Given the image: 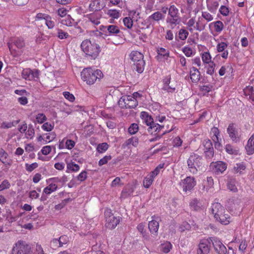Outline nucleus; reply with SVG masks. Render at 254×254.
<instances>
[{
  "label": "nucleus",
  "mask_w": 254,
  "mask_h": 254,
  "mask_svg": "<svg viewBox=\"0 0 254 254\" xmlns=\"http://www.w3.org/2000/svg\"><path fill=\"white\" fill-rule=\"evenodd\" d=\"M82 51L85 54L86 58L91 60L96 59L101 52V47L95 42L89 39L83 40L80 45Z\"/></svg>",
  "instance_id": "1"
},
{
  "label": "nucleus",
  "mask_w": 254,
  "mask_h": 254,
  "mask_svg": "<svg viewBox=\"0 0 254 254\" xmlns=\"http://www.w3.org/2000/svg\"><path fill=\"white\" fill-rule=\"evenodd\" d=\"M81 77L87 84L92 85L96 81H100L103 77V74L99 69L87 67L84 68L81 72Z\"/></svg>",
  "instance_id": "2"
},
{
  "label": "nucleus",
  "mask_w": 254,
  "mask_h": 254,
  "mask_svg": "<svg viewBox=\"0 0 254 254\" xmlns=\"http://www.w3.org/2000/svg\"><path fill=\"white\" fill-rule=\"evenodd\" d=\"M25 46V42L21 38H13L8 43L9 51L15 57L21 55Z\"/></svg>",
  "instance_id": "3"
},
{
  "label": "nucleus",
  "mask_w": 254,
  "mask_h": 254,
  "mask_svg": "<svg viewBox=\"0 0 254 254\" xmlns=\"http://www.w3.org/2000/svg\"><path fill=\"white\" fill-rule=\"evenodd\" d=\"M187 164L189 171L195 174L202 164V157L196 154H192L188 159Z\"/></svg>",
  "instance_id": "4"
},
{
  "label": "nucleus",
  "mask_w": 254,
  "mask_h": 254,
  "mask_svg": "<svg viewBox=\"0 0 254 254\" xmlns=\"http://www.w3.org/2000/svg\"><path fill=\"white\" fill-rule=\"evenodd\" d=\"M129 57L133 63L136 70L138 73H142L144 70L145 66L143 55L138 51H132L130 54Z\"/></svg>",
  "instance_id": "5"
},
{
  "label": "nucleus",
  "mask_w": 254,
  "mask_h": 254,
  "mask_svg": "<svg viewBox=\"0 0 254 254\" xmlns=\"http://www.w3.org/2000/svg\"><path fill=\"white\" fill-rule=\"evenodd\" d=\"M11 254H31V248L25 241L19 240L13 245Z\"/></svg>",
  "instance_id": "6"
},
{
  "label": "nucleus",
  "mask_w": 254,
  "mask_h": 254,
  "mask_svg": "<svg viewBox=\"0 0 254 254\" xmlns=\"http://www.w3.org/2000/svg\"><path fill=\"white\" fill-rule=\"evenodd\" d=\"M106 219L105 226L110 229H114L120 222L121 218L120 217L115 216L110 209H107L105 211Z\"/></svg>",
  "instance_id": "7"
},
{
  "label": "nucleus",
  "mask_w": 254,
  "mask_h": 254,
  "mask_svg": "<svg viewBox=\"0 0 254 254\" xmlns=\"http://www.w3.org/2000/svg\"><path fill=\"white\" fill-rule=\"evenodd\" d=\"M120 107L122 108H134L137 106V100L131 96H123L118 101Z\"/></svg>",
  "instance_id": "8"
},
{
  "label": "nucleus",
  "mask_w": 254,
  "mask_h": 254,
  "mask_svg": "<svg viewBox=\"0 0 254 254\" xmlns=\"http://www.w3.org/2000/svg\"><path fill=\"white\" fill-rule=\"evenodd\" d=\"M196 184L195 178L190 176L187 177L185 179L181 180L179 183V185L182 188L183 190L186 192L190 191Z\"/></svg>",
  "instance_id": "9"
},
{
  "label": "nucleus",
  "mask_w": 254,
  "mask_h": 254,
  "mask_svg": "<svg viewBox=\"0 0 254 254\" xmlns=\"http://www.w3.org/2000/svg\"><path fill=\"white\" fill-rule=\"evenodd\" d=\"M210 238L200 241L196 250L197 254H208L210 250Z\"/></svg>",
  "instance_id": "10"
},
{
  "label": "nucleus",
  "mask_w": 254,
  "mask_h": 254,
  "mask_svg": "<svg viewBox=\"0 0 254 254\" xmlns=\"http://www.w3.org/2000/svg\"><path fill=\"white\" fill-rule=\"evenodd\" d=\"M210 240L212 243L215 251L218 254H226L227 250L221 241L217 238L211 237Z\"/></svg>",
  "instance_id": "11"
},
{
  "label": "nucleus",
  "mask_w": 254,
  "mask_h": 254,
  "mask_svg": "<svg viewBox=\"0 0 254 254\" xmlns=\"http://www.w3.org/2000/svg\"><path fill=\"white\" fill-rule=\"evenodd\" d=\"M39 72L36 69L25 68L22 72V77L28 80H35L39 78Z\"/></svg>",
  "instance_id": "12"
},
{
  "label": "nucleus",
  "mask_w": 254,
  "mask_h": 254,
  "mask_svg": "<svg viewBox=\"0 0 254 254\" xmlns=\"http://www.w3.org/2000/svg\"><path fill=\"white\" fill-rule=\"evenodd\" d=\"M106 4L104 0H91L88 6L90 11L97 12L103 9Z\"/></svg>",
  "instance_id": "13"
},
{
  "label": "nucleus",
  "mask_w": 254,
  "mask_h": 254,
  "mask_svg": "<svg viewBox=\"0 0 254 254\" xmlns=\"http://www.w3.org/2000/svg\"><path fill=\"white\" fill-rule=\"evenodd\" d=\"M211 213L215 219L226 213L225 209L219 203H214L211 206Z\"/></svg>",
  "instance_id": "14"
},
{
  "label": "nucleus",
  "mask_w": 254,
  "mask_h": 254,
  "mask_svg": "<svg viewBox=\"0 0 254 254\" xmlns=\"http://www.w3.org/2000/svg\"><path fill=\"white\" fill-rule=\"evenodd\" d=\"M210 167L213 171L216 174L223 173L227 169V164L222 161L212 163Z\"/></svg>",
  "instance_id": "15"
},
{
  "label": "nucleus",
  "mask_w": 254,
  "mask_h": 254,
  "mask_svg": "<svg viewBox=\"0 0 254 254\" xmlns=\"http://www.w3.org/2000/svg\"><path fill=\"white\" fill-rule=\"evenodd\" d=\"M100 30L106 34L111 35H116L120 32L119 27L115 25L100 26Z\"/></svg>",
  "instance_id": "16"
},
{
  "label": "nucleus",
  "mask_w": 254,
  "mask_h": 254,
  "mask_svg": "<svg viewBox=\"0 0 254 254\" xmlns=\"http://www.w3.org/2000/svg\"><path fill=\"white\" fill-rule=\"evenodd\" d=\"M159 167H156L155 170L152 172L149 175H148L144 179L143 184L145 188H149L152 184L154 178L156 177L159 173Z\"/></svg>",
  "instance_id": "17"
},
{
  "label": "nucleus",
  "mask_w": 254,
  "mask_h": 254,
  "mask_svg": "<svg viewBox=\"0 0 254 254\" xmlns=\"http://www.w3.org/2000/svg\"><path fill=\"white\" fill-rule=\"evenodd\" d=\"M227 131L229 134V137L233 141L237 142L240 140V137L239 136L238 132L236 128L234 127L233 124H231L229 125Z\"/></svg>",
  "instance_id": "18"
},
{
  "label": "nucleus",
  "mask_w": 254,
  "mask_h": 254,
  "mask_svg": "<svg viewBox=\"0 0 254 254\" xmlns=\"http://www.w3.org/2000/svg\"><path fill=\"white\" fill-rule=\"evenodd\" d=\"M171 78V75L169 74L163 79V86L162 89L165 91H167L168 92L173 93L175 91L176 87L172 84L170 85Z\"/></svg>",
  "instance_id": "19"
},
{
  "label": "nucleus",
  "mask_w": 254,
  "mask_h": 254,
  "mask_svg": "<svg viewBox=\"0 0 254 254\" xmlns=\"http://www.w3.org/2000/svg\"><path fill=\"white\" fill-rule=\"evenodd\" d=\"M85 17L93 25H97L100 23V19L101 17V15L99 13L96 12L87 14Z\"/></svg>",
  "instance_id": "20"
},
{
  "label": "nucleus",
  "mask_w": 254,
  "mask_h": 254,
  "mask_svg": "<svg viewBox=\"0 0 254 254\" xmlns=\"http://www.w3.org/2000/svg\"><path fill=\"white\" fill-rule=\"evenodd\" d=\"M0 161L5 165L10 166L12 160L8 157V153L2 148L0 149Z\"/></svg>",
  "instance_id": "21"
},
{
  "label": "nucleus",
  "mask_w": 254,
  "mask_h": 254,
  "mask_svg": "<svg viewBox=\"0 0 254 254\" xmlns=\"http://www.w3.org/2000/svg\"><path fill=\"white\" fill-rule=\"evenodd\" d=\"M159 125L158 124L154 123V122L149 126L148 128V131L151 134L155 136L154 138H151L150 139V141H153L156 140L159 137Z\"/></svg>",
  "instance_id": "22"
},
{
  "label": "nucleus",
  "mask_w": 254,
  "mask_h": 254,
  "mask_svg": "<svg viewBox=\"0 0 254 254\" xmlns=\"http://www.w3.org/2000/svg\"><path fill=\"white\" fill-rule=\"evenodd\" d=\"M190 78L192 82L197 83L200 79V73L195 67H192L190 71Z\"/></svg>",
  "instance_id": "23"
},
{
  "label": "nucleus",
  "mask_w": 254,
  "mask_h": 254,
  "mask_svg": "<svg viewBox=\"0 0 254 254\" xmlns=\"http://www.w3.org/2000/svg\"><path fill=\"white\" fill-rule=\"evenodd\" d=\"M245 149L248 155H252L254 153V134L249 139Z\"/></svg>",
  "instance_id": "24"
},
{
  "label": "nucleus",
  "mask_w": 254,
  "mask_h": 254,
  "mask_svg": "<svg viewBox=\"0 0 254 254\" xmlns=\"http://www.w3.org/2000/svg\"><path fill=\"white\" fill-rule=\"evenodd\" d=\"M159 228V222L155 219L149 222L148 228L150 232L155 235H157Z\"/></svg>",
  "instance_id": "25"
},
{
  "label": "nucleus",
  "mask_w": 254,
  "mask_h": 254,
  "mask_svg": "<svg viewBox=\"0 0 254 254\" xmlns=\"http://www.w3.org/2000/svg\"><path fill=\"white\" fill-rule=\"evenodd\" d=\"M190 206L192 210L198 211L201 209L202 205L200 200L195 198L190 200Z\"/></svg>",
  "instance_id": "26"
},
{
  "label": "nucleus",
  "mask_w": 254,
  "mask_h": 254,
  "mask_svg": "<svg viewBox=\"0 0 254 254\" xmlns=\"http://www.w3.org/2000/svg\"><path fill=\"white\" fill-rule=\"evenodd\" d=\"M207 7L211 12H215L219 6L217 0H206Z\"/></svg>",
  "instance_id": "27"
},
{
  "label": "nucleus",
  "mask_w": 254,
  "mask_h": 254,
  "mask_svg": "<svg viewBox=\"0 0 254 254\" xmlns=\"http://www.w3.org/2000/svg\"><path fill=\"white\" fill-rule=\"evenodd\" d=\"M49 183V185L44 189L43 191V193H45L46 194H50L52 193L53 192L57 190V184L50 182Z\"/></svg>",
  "instance_id": "28"
},
{
  "label": "nucleus",
  "mask_w": 254,
  "mask_h": 254,
  "mask_svg": "<svg viewBox=\"0 0 254 254\" xmlns=\"http://www.w3.org/2000/svg\"><path fill=\"white\" fill-rule=\"evenodd\" d=\"M215 220L223 225H227L230 222V217L227 213H223L221 216L217 217Z\"/></svg>",
  "instance_id": "29"
},
{
  "label": "nucleus",
  "mask_w": 254,
  "mask_h": 254,
  "mask_svg": "<svg viewBox=\"0 0 254 254\" xmlns=\"http://www.w3.org/2000/svg\"><path fill=\"white\" fill-rule=\"evenodd\" d=\"M215 220L223 225H227L230 222V217L227 213H223L221 216L217 217Z\"/></svg>",
  "instance_id": "30"
},
{
  "label": "nucleus",
  "mask_w": 254,
  "mask_h": 254,
  "mask_svg": "<svg viewBox=\"0 0 254 254\" xmlns=\"http://www.w3.org/2000/svg\"><path fill=\"white\" fill-rule=\"evenodd\" d=\"M140 118L143 122L145 123L148 126L154 122L151 117L149 116L148 114L145 112H141Z\"/></svg>",
  "instance_id": "31"
},
{
  "label": "nucleus",
  "mask_w": 254,
  "mask_h": 254,
  "mask_svg": "<svg viewBox=\"0 0 254 254\" xmlns=\"http://www.w3.org/2000/svg\"><path fill=\"white\" fill-rule=\"evenodd\" d=\"M244 93L246 96H249L250 99L252 100L253 101H254V89L253 86H247L244 89Z\"/></svg>",
  "instance_id": "32"
},
{
  "label": "nucleus",
  "mask_w": 254,
  "mask_h": 254,
  "mask_svg": "<svg viewBox=\"0 0 254 254\" xmlns=\"http://www.w3.org/2000/svg\"><path fill=\"white\" fill-rule=\"evenodd\" d=\"M236 181L235 179L230 178L228 180L227 183V188L231 191L236 192L238 191V189L236 186Z\"/></svg>",
  "instance_id": "33"
},
{
  "label": "nucleus",
  "mask_w": 254,
  "mask_h": 254,
  "mask_svg": "<svg viewBox=\"0 0 254 254\" xmlns=\"http://www.w3.org/2000/svg\"><path fill=\"white\" fill-rule=\"evenodd\" d=\"M66 169V172H76L79 170L80 167L78 165L75 164L73 162H71L67 164Z\"/></svg>",
  "instance_id": "34"
},
{
  "label": "nucleus",
  "mask_w": 254,
  "mask_h": 254,
  "mask_svg": "<svg viewBox=\"0 0 254 254\" xmlns=\"http://www.w3.org/2000/svg\"><path fill=\"white\" fill-rule=\"evenodd\" d=\"M160 250L164 253H168L172 248V245L170 242L166 241L160 246Z\"/></svg>",
  "instance_id": "35"
},
{
  "label": "nucleus",
  "mask_w": 254,
  "mask_h": 254,
  "mask_svg": "<svg viewBox=\"0 0 254 254\" xmlns=\"http://www.w3.org/2000/svg\"><path fill=\"white\" fill-rule=\"evenodd\" d=\"M35 135V129L32 125H29L24 135L25 138L28 139H32Z\"/></svg>",
  "instance_id": "36"
},
{
  "label": "nucleus",
  "mask_w": 254,
  "mask_h": 254,
  "mask_svg": "<svg viewBox=\"0 0 254 254\" xmlns=\"http://www.w3.org/2000/svg\"><path fill=\"white\" fill-rule=\"evenodd\" d=\"M52 149L55 152L56 147L55 146L46 145L42 148L40 152L44 155H47L51 152Z\"/></svg>",
  "instance_id": "37"
},
{
  "label": "nucleus",
  "mask_w": 254,
  "mask_h": 254,
  "mask_svg": "<svg viewBox=\"0 0 254 254\" xmlns=\"http://www.w3.org/2000/svg\"><path fill=\"white\" fill-rule=\"evenodd\" d=\"M45 21V24L49 29H53L54 28L56 25V22L50 15H49Z\"/></svg>",
  "instance_id": "38"
},
{
  "label": "nucleus",
  "mask_w": 254,
  "mask_h": 254,
  "mask_svg": "<svg viewBox=\"0 0 254 254\" xmlns=\"http://www.w3.org/2000/svg\"><path fill=\"white\" fill-rule=\"evenodd\" d=\"M19 122V121H14L13 122H3L0 124V127L2 128H9L15 127Z\"/></svg>",
  "instance_id": "39"
},
{
  "label": "nucleus",
  "mask_w": 254,
  "mask_h": 254,
  "mask_svg": "<svg viewBox=\"0 0 254 254\" xmlns=\"http://www.w3.org/2000/svg\"><path fill=\"white\" fill-rule=\"evenodd\" d=\"M211 134L212 135V139L215 143L219 142L218 136L219 135V130L216 127H213L211 128Z\"/></svg>",
  "instance_id": "40"
},
{
  "label": "nucleus",
  "mask_w": 254,
  "mask_h": 254,
  "mask_svg": "<svg viewBox=\"0 0 254 254\" xmlns=\"http://www.w3.org/2000/svg\"><path fill=\"white\" fill-rule=\"evenodd\" d=\"M202 60L204 64H210L213 63L211 61V57L208 52H205L201 54Z\"/></svg>",
  "instance_id": "41"
},
{
  "label": "nucleus",
  "mask_w": 254,
  "mask_h": 254,
  "mask_svg": "<svg viewBox=\"0 0 254 254\" xmlns=\"http://www.w3.org/2000/svg\"><path fill=\"white\" fill-rule=\"evenodd\" d=\"M133 191V189L131 187H126L121 193V197L123 198L127 197L130 195Z\"/></svg>",
  "instance_id": "42"
},
{
  "label": "nucleus",
  "mask_w": 254,
  "mask_h": 254,
  "mask_svg": "<svg viewBox=\"0 0 254 254\" xmlns=\"http://www.w3.org/2000/svg\"><path fill=\"white\" fill-rule=\"evenodd\" d=\"M246 169V165L244 162L237 163L234 167L236 173H241Z\"/></svg>",
  "instance_id": "43"
},
{
  "label": "nucleus",
  "mask_w": 254,
  "mask_h": 254,
  "mask_svg": "<svg viewBox=\"0 0 254 254\" xmlns=\"http://www.w3.org/2000/svg\"><path fill=\"white\" fill-rule=\"evenodd\" d=\"M61 23L67 26H72L74 23V20L69 16L65 17L61 21Z\"/></svg>",
  "instance_id": "44"
},
{
  "label": "nucleus",
  "mask_w": 254,
  "mask_h": 254,
  "mask_svg": "<svg viewBox=\"0 0 254 254\" xmlns=\"http://www.w3.org/2000/svg\"><path fill=\"white\" fill-rule=\"evenodd\" d=\"M167 22L169 23L172 27H173L177 24L179 23V20L178 16L171 17L169 16L167 18Z\"/></svg>",
  "instance_id": "45"
},
{
  "label": "nucleus",
  "mask_w": 254,
  "mask_h": 254,
  "mask_svg": "<svg viewBox=\"0 0 254 254\" xmlns=\"http://www.w3.org/2000/svg\"><path fill=\"white\" fill-rule=\"evenodd\" d=\"M57 37L61 40L67 39L69 35L67 32L64 31L62 29H57Z\"/></svg>",
  "instance_id": "46"
},
{
  "label": "nucleus",
  "mask_w": 254,
  "mask_h": 254,
  "mask_svg": "<svg viewBox=\"0 0 254 254\" xmlns=\"http://www.w3.org/2000/svg\"><path fill=\"white\" fill-rule=\"evenodd\" d=\"M46 144L53 141L56 137V134L55 132H50L44 133Z\"/></svg>",
  "instance_id": "47"
},
{
  "label": "nucleus",
  "mask_w": 254,
  "mask_h": 254,
  "mask_svg": "<svg viewBox=\"0 0 254 254\" xmlns=\"http://www.w3.org/2000/svg\"><path fill=\"white\" fill-rule=\"evenodd\" d=\"M138 139L136 137H132L131 138L127 139L126 141L127 145L130 146L131 145L136 147L138 145Z\"/></svg>",
  "instance_id": "48"
},
{
  "label": "nucleus",
  "mask_w": 254,
  "mask_h": 254,
  "mask_svg": "<svg viewBox=\"0 0 254 254\" xmlns=\"http://www.w3.org/2000/svg\"><path fill=\"white\" fill-rule=\"evenodd\" d=\"M206 25V23H204V20L202 18L199 17L198 21L196 23V29L198 31L202 30Z\"/></svg>",
  "instance_id": "49"
},
{
  "label": "nucleus",
  "mask_w": 254,
  "mask_h": 254,
  "mask_svg": "<svg viewBox=\"0 0 254 254\" xmlns=\"http://www.w3.org/2000/svg\"><path fill=\"white\" fill-rule=\"evenodd\" d=\"M215 31L217 32H220L224 28V25L222 21L218 20L214 22Z\"/></svg>",
  "instance_id": "50"
},
{
  "label": "nucleus",
  "mask_w": 254,
  "mask_h": 254,
  "mask_svg": "<svg viewBox=\"0 0 254 254\" xmlns=\"http://www.w3.org/2000/svg\"><path fill=\"white\" fill-rule=\"evenodd\" d=\"M108 147L109 145L107 143H102L98 145L97 150L99 153H103L108 149Z\"/></svg>",
  "instance_id": "51"
},
{
  "label": "nucleus",
  "mask_w": 254,
  "mask_h": 254,
  "mask_svg": "<svg viewBox=\"0 0 254 254\" xmlns=\"http://www.w3.org/2000/svg\"><path fill=\"white\" fill-rule=\"evenodd\" d=\"M54 127V125L46 122L44 123L41 127L43 130L46 131H51L53 130Z\"/></svg>",
  "instance_id": "52"
},
{
  "label": "nucleus",
  "mask_w": 254,
  "mask_h": 254,
  "mask_svg": "<svg viewBox=\"0 0 254 254\" xmlns=\"http://www.w3.org/2000/svg\"><path fill=\"white\" fill-rule=\"evenodd\" d=\"M36 120L39 124H42L47 120V117L43 113H39L36 116Z\"/></svg>",
  "instance_id": "53"
},
{
  "label": "nucleus",
  "mask_w": 254,
  "mask_h": 254,
  "mask_svg": "<svg viewBox=\"0 0 254 254\" xmlns=\"http://www.w3.org/2000/svg\"><path fill=\"white\" fill-rule=\"evenodd\" d=\"M228 44L225 42H221L219 43L216 46L217 51L218 52H223L225 51V49L228 47Z\"/></svg>",
  "instance_id": "54"
},
{
  "label": "nucleus",
  "mask_w": 254,
  "mask_h": 254,
  "mask_svg": "<svg viewBox=\"0 0 254 254\" xmlns=\"http://www.w3.org/2000/svg\"><path fill=\"white\" fill-rule=\"evenodd\" d=\"M189 35V32L185 29H181L179 32V37L182 40H185Z\"/></svg>",
  "instance_id": "55"
},
{
  "label": "nucleus",
  "mask_w": 254,
  "mask_h": 254,
  "mask_svg": "<svg viewBox=\"0 0 254 254\" xmlns=\"http://www.w3.org/2000/svg\"><path fill=\"white\" fill-rule=\"evenodd\" d=\"M64 97L71 102H73L75 100L74 96L68 91H64L63 93Z\"/></svg>",
  "instance_id": "56"
},
{
  "label": "nucleus",
  "mask_w": 254,
  "mask_h": 254,
  "mask_svg": "<svg viewBox=\"0 0 254 254\" xmlns=\"http://www.w3.org/2000/svg\"><path fill=\"white\" fill-rule=\"evenodd\" d=\"M191 227L190 224L186 221L183 222L179 227V230L180 232H183L185 230H189L190 229Z\"/></svg>",
  "instance_id": "57"
},
{
  "label": "nucleus",
  "mask_w": 254,
  "mask_h": 254,
  "mask_svg": "<svg viewBox=\"0 0 254 254\" xmlns=\"http://www.w3.org/2000/svg\"><path fill=\"white\" fill-rule=\"evenodd\" d=\"M65 148L70 150L75 146V142L71 139H66L65 138Z\"/></svg>",
  "instance_id": "58"
},
{
  "label": "nucleus",
  "mask_w": 254,
  "mask_h": 254,
  "mask_svg": "<svg viewBox=\"0 0 254 254\" xmlns=\"http://www.w3.org/2000/svg\"><path fill=\"white\" fill-rule=\"evenodd\" d=\"M123 22L125 26L128 28H131L133 25L132 19L129 17H126L124 18Z\"/></svg>",
  "instance_id": "59"
},
{
  "label": "nucleus",
  "mask_w": 254,
  "mask_h": 254,
  "mask_svg": "<svg viewBox=\"0 0 254 254\" xmlns=\"http://www.w3.org/2000/svg\"><path fill=\"white\" fill-rule=\"evenodd\" d=\"M203 144L205 150H213L212 144L210 140L205 139L203 142Z\"/></svg>",
  "instance_id": "60"
},
{
  "label": "nucleus",
  "mask_w": 254,
  "mask_h": 254,
  "mask_svg": "<svg viewBox=\"0 0 254 254\" xmlns=\"http://www.w3.org/2000/svg\"><path fill=\"white\" fill-rule=\"evenodd\" d=\"M31 254H46L44 253L43 248L40 245H36L35 249L34 252L31 250Z\"/></svg>",
  "instance_id": "61"
},
{
  "label": "nucleus",
  "mask_w": 254,
  "mask_h": 254,
  "mask_svg": "<svg viewBox=\"0 0 254 254\" xmlns=\"http://www.w3.org/2000/svg\"><path fill=\"white\" fill-rule=\"evenodd\" d=\"M178 9L174 6H171L169 8L168 14L171 17L178 16Z\"/></svg>",
  "instance_id": "62"
},
{
  "label": "nucleus",
  "mask_w": 254,
  "mask_h": 254,
  "mask_svg": "<svg viewBox=\"0 0 254 254\" xmlns=\"http://www.w3.org/2000/svg\"><path fill=\"white\" fill-rule=\"evenodd\" d=\"M138 129V125L136 124H132L128 128V130L130 134H133L137 132Z\"/></svg>",
  "instance_id": "63"
},
{
  "label": "nucleus",
  "mask_w": 254,
  "mask_h": 254,
  "mask_svg": "<svg viewBox=\"0 0 254 254\" xmlns=\"http://www.w3.org/2000/svg\"><path fill=\"white\" fill-rule=\"evenodd\" d=\"M28 127L27 124L23 123L18 126V130L21 133L25 134Z\"/></svg>",
  "instance_id": "64"
}]
</instances>
